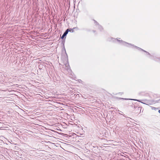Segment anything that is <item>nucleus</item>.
<instances>
[{
  "label": "nucleus",
  "mask_w": 160,
  "mask_h": 160,
  "mask_svg": "<svg viewBox=\"0 0 160 160\" xmlns=\"http://www.w3.org/2000/svg\"><path fill=\"white\" fill-rule=\"evenodd\" d=\"M158 112L159 113H160V110H159Z\"/></svg>",
  "instance_id": "nucleus-10"
},
{
  "label": "nucleus",
  "mask_w": 160,
  "mask_h": 160,
  "mask_svg": "<svg viewBox=\"0 0 160 160\" xmlns=\"http://www.w3.org/2000/svg\"><path fill=\"white\" fill-rule=\"evenodd\" d=\"M135 48H136L139 51H143L144 52H145L147 54L149 55L150 56L149 58L151 59H152L153 58V57L148 52L140 48H139L138 47L135 45L134 46V47Z\"/></svg>",
  "instance_id": "nucleus-3"
},
{
  "label": "nucleus",
  "mask_w": 160,
  "mask_h": 160,
  "mask_svg": "<svg viewBox=\"0 0 160 160\" xmlns=\"http://www.w3.org/2000/svg\"><path fill=\"white\" fill-rule=\"evenodd\" d=\"M129 100H133L134 101H137L139 102H141L143 104L149 105H152L153 104V103H156V102L153 100H144V102H142L140 100H137V99H128Z\"/></svg>",
  "instance_id": "nucleus-2"
},
{
  "label": "nucleus",
  "mask_w": 160,
  "mask_h": 160,
  "mask_svg": "<svg viewBox=\"0 0 160 160\" xmlns=\"http://www.w3.org/2000/svg\"><path fill=\"white\" fill-rule=\"evenodd\" d=\"M125 117L126 118H128L129 119H128V120H129V119H131V120H133V119H131V118H129V117H127V116H125Z\"/></svg>",
  "instance_id": "nucleus-9"
},
{
  "label": "nucleus",
  "mask_w": 160,
  "mask_h": 160,
  "mask_svg": "<svg viewBox=\"0 0 160 160\" xmlns=\"http://www.w3.org/2000/svg\"><path fill=\"white\" fill-rule=\"evenodd\" d=\"M151 108L152 110H154L155 111H156V110H158V108H155L154 107H151Z\"/></svg>",
  "instance_id": "nucleus-7"
},
{
  "label": "nucleus",
  "mask_w": 160,
  "mask_h": 160,
  "mask_svg": "<svg viewBox=\"0 0 160 160\" xmlns=\"http://www.w3.org/2000/svg\"><path fill=\"white\" fill-rule=\"evenodd\" d=\"M119 114H120V115H122V114H121V113H119Z\"/></svg>",
  "instance_id": "nucleus-11"
},
{
  "label": "nucleus",
  "mask_w": 160,
  "mask_h": 160,
  "mask_svg": "<svg viewBox=\"0 0 160 160\" xmlns=\"http://www.w3.org/2000/svg\"><path fill=\"white\" fill-rule=\"evenodd\" d=\"M75 28H74L72 29L69 28L70 29V31H69V32H74L73 29H74Z\"/></svg>",
  "instance_id": "nucleus-8"
},
{
  "label": "nucleus",
  "mask_w": 160,
  "mask_h": 160,
  "mask_svg": "<svg viewBox=\"0 0 160 160\" xmlns=\"http://www.w3.org/2000/svg\"><path fill=\"white\" fill-rule=\"evenodd\" d=\"M65 69L68 71L69 72H71V70L70 68L69 65L68 63H67L65 65Z\"/></svg>",
  "instance_id": "nucleus-5"
},
{
  "label": "nucleus",
  "mask_w": 160,
  "mask_h": 160,
  "mask_svg": "<svg viewBox=\"0 0 160 160\" xmlns=\"http://www.w3.org/2000/svg\"><path fill=\"white\" fill-rule=\"evenodd\" d=\"M94 21L95 25L98 28L100 31H102L103 29L102 27L95 20H94Z\"/></svg>",
  "instance_id": "nucleus-4"
},
{
  "label": "nucleus",
  "mask_w": 160,
  "mask_h": 160,
  "mask_svg": "<svg viewBox=\"0 0 160 160\" xmlns=\"http://www.w3.org/2000/svg\"><path fill=\"white\" fill-rule=\"evenodd\" d=\"M108 40L109 41H112L114 42H115V41H117V42H120L122 45L129 48H133L134 46L133 44L126 42L122 40H119L118 39V38L115 39L112 37H110L108 38Z\"/></svg>",
  "instance_id": "nucleus-1"
},
{
  "label": "nucleus",
  "mask_w": 160,
  "mask_h": 160,
  "mask_svg": "<svg viewBox=\"0 0 160 160\" xmlns=\"http://www.w3.org/2000/svg\"><path fill=\"white\" fill-rule=\"evenodd\" d=\"M69 31H70V29H67L62 36L61 39H63L66 36Z\"/></svg>",
  "instance_id": "nucleus-6"
}]
</instances>
